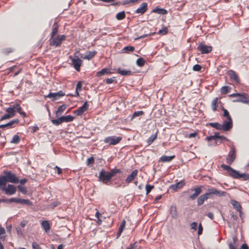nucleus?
I'll use <instances>...</instances> for the list:
<instances>
[{
	"instance_id": "3",
	"label": "nucleus",
	"mask_w": 249,
	"mask_h": 249,
	"mask_svg": "<svg viewBox=\"0 0 249 249\" xmlns=\"http://www.w3.org/2000/svg\"><path fill=\"white\" fill-rule=\"evenodd\" d=\"M0 189L1 190L4 191L5 194L11 196L15 194L17 191V188L14 185L8 184L6 186V184L0 185Z\"/></svg>"
},
{
	"instance_id": "17",
	"label": "nucleus",
	"mask_w": 249,
	"mask_h": 249,
	"mask_svg": "<svg viewBox=\"0 0 249 249\" xmlns=\"http://www.w3.org/2000/svg\"><path fill=\"white\" fill-rule=\"evenodd\" d=\"M147 9V3L146 2H142L140 5V7L138 8H137V9L135 11V13L142 15L146 12Z\"/></svg>"
},
{
	"instance_id": "23",
	"label": "nucleus",
	"mask_w": 249,
	"mask_h": 249,
	"mask_svg": "<svg viewBox=\"0 0 249 249\" xmlns=\"http://www.w3.org/2000/svg\"><path fill=\"white\" fill-rule=\"evenodd\" d=\"M58 25L56 22H54L53 25L52 31L51 33V37L53 38L57 33L58 31Z\"/></svg>"
},
{
	"instance_id": "54",
	"label": "nucleus",
	"mask_w": 249,
	"mask_h": 249,
	"mask_svg": "<svg viewBox=\"0 0 249 249\" xmlns=\"http://www.w3.org/2000/svg\"><path fill=\"white\" fill-rule=\"evenodd\" d=\"M168 29L167 27H164L162 29L159 30L158 34L161 35H165L168 33Z\"/></svg>"
},
{
	"instance_id": "36",
	"label": "nucleus",
	"mask_w": 249,
	"mask_h": 249,
	"mask_svg": "<svg viewBox=\"0 0 249 249\" xmlns=\"http://www.w3.org/2000/svg\"><path fill=\"white\" fill-rule=\"evenodd\" d=\"M218 98L216 97L214 98L212 101V108L213 111H215L217 110V108L218 107Z\"/></svg>"
},
{
	"instance_id": "24",
	"label": "nucleus",
	"mask_w": 249,
	"mask_h": 249,
	"mask_svg": "<svg viewBox=\"0 0 249 249\" xmlns=\"http://www.w3.org/2000/svg\"><path fill=\"white\" fill-rule=\"evenodd\" d=\"M228 74L231 79L235 81L236 82L238 81V76L235 71L232 70H230L228 71Z\"/></svg>"
},
{
	"instance_id": "47",
	"label": "nucleus",
	"mask_w": 249,
	"mask_h": 249,
	"mask_svg": "<svg viewBox=\"0 0 249 249\" xmlns=\"http://www.w3.org/2000/svg\"><path fill=\"white\" fill-rule=\"evenodd\" d=\"M82 88L81 83L80 81L78 82L76 85L75 94L71 95V96H77L79 95V93L78 92V90H81Z\"/></svg>"
},
{
	"instance_id": "30",
	"label": "nucleus",
	"mask_w": 249,
	"mask_h": 249,
	"mask_svg": "<svg viewBox=\"0 0 249 249\" xmlns=\"http://www.w3.org/2000/svg\"><path fill=\"white\" fill-rule=\"evenodd\" d=\"M17 203H19L21 204H24L27 205L28 206H31L32 205V202L30 201L29 199H25L19 198H17Z\"/></svg>"
},
{
	"instance_id": "22",
	"label": "nucleus",
	"mask_w": 249,
	"mask_h": 249,
	"mask_svg": "<svg viewBox=\"0 0 249 249\" xmlns=\"http://www.w3.org/2000/svg\"><path fill=\"white\" fill-rule=\"evenodd\" d=\"M174 155L171 156H162L160 158V161L162 162H170L175 158Z\"/></svg>"
},
{
	"instance_id": "8",
	"label": "nucleus",
	"mask_w": 249,
	"mask_h": 249,
	"mask_svg": "<svg viewBox=\"0 0 249 249\" xmlns=\"http://www.w3.org/2000/svg\"><path fill=\"white\" fill-rule=\"evenodd\" d=\"M202 186H199L198 187L191 188L188 191L189 193H193L190 196L189 198L191 200H194L196 197L201 193Z\"/></svg>"
},
{
	"instance_id": "9",
	"label": "nucleus",
	"mask_w": 249,
	"mask_h": 249,
	"mask_svg": "<svg viewBox=\"0 0 249 249\" xmlns=\"http://www.w3.org/2000/svg\"><path fill=\"white\" fill-rule=\"evenodd\" d=\"M236 158V150L234 146H232L226 159V162L229 164H231Z\"/></svg>"
},
{
	"instance_id": "39",
	"label": "nucleus",
	"mask_w": 249,
	"mask_h": 249,
	"mask_svg": "<svg viewBox=\"0 0 249 249\" xmlns=\"http://www.w3.org/2000/svg\"><path fill=\"white\" fill-rule=\"evenodd\" d=\"M125 17V13L124 12V11H122V12H119L117 14L116 16V18H117V20H122L123 19H124Z\"/></svg>"
},
{
	"instance_id": "31",
	"label": "nucleus",
	"mask_w": 249,
	"mask_h": 249,
	"mask_svg": "<svg viewBox=\"0 0 249 249\" xmlns=\"http://www.w3.org/2000/svg\"><path fill=\"white\" fill-rule=\"evenodd\" d=\"M185 185V183L183 181H180L176 184H173L171 186V188L173 190H176L177 189L181 188Z\"/></svg>"
},
{
	"instance_id": "37",
	"label": "nucleus",
	"mask_w": 249,
	"mask_h": 249,
	"mask_svg": "<svg viewBox=\"0 0 249 249\" xmlns=\"http://www.w3.org/2000/svg\"><path fill=\"white\" fill-rule=\"evenodd\" d=\"M135 50V48L131 46H127L124 48L123 51L124 53H129L133 52Z\"/></svg>"
},
{
	"instance_id": "35",
	"label": "nucleus",
	"mask_w": 249,
	"mask_h": 249,
	"mask_svg": "<svg viewBox=\"0 0 249 249\" xmlns=\"http://www.w3.org/2000/svg\"><path fill=\"white\" fill-rule=\"evenodd\" d=\"M106 73H111V72L108 69L104 68L102 69L100 71H98L97 72L96 75L97 76L100 77Z\"/></svg>"
},
{
	"instance_id": "59",
	"label": "nucleus",
	"mask_w": 249,
	"mask_h": 249,
	"mask_svg": "<svg viewBox=\"0 0 249 249\" xmlns=\"http://www.w3.org/2000/svg\"><path fill=\"white\" fill-rule=\"evenodd\" d=\"M240 178H242L244 180L249 179V174H241Z\"/></svg>"
},
{
	"instance_id": "53",
	"label": "nucleus",
	"mask_w": 249,
	"mask_h": 249,
	"mask_svg": "<svg viewBox=\"0 0 249 249\" xmlns=\"http://www.w3.org/2000/svg\"><path fill=\"white\" fill-rule=\"evenodd\" d=\"M154 187L153 185H151L148 184H146L145 186L146 194H148L151 192V191L154 188Z\"/></svg>"
},
{
	"instance_id": "45",
	"label": "nucleus",
	"mask_w": 249,
	"mask_h": 249,
	"mask_svg": "<svg viewBox=\"0 0 249 249\" xmlns=\"http://www.w3.org/2000/svg\"><path fill=\"white\" fill-rule=\"evenodd\" d=\"M157 137V134L151 135L147 140V143L148 145H150Z\"/></svg>"
},
{
	"instance_id": "20",
	"label": "nucleus",
	"mask_w": 249,
	"mask_h": 249,
	"mask_svg": "<svg viewBox=\"0 0 249 249\" xmlns=\"http://www.w3.org/2000/svg\"><path fill=\"white\" fill-rule=\"evenodd\" d=\"M231 204L233 206L234 209L236 210L237 212L241 214L242 213V207L240 203L234 200H231Z\"/></svg>"
},
{
	"instance_id": "13",
	"label": "nucleus",
	"mask_w": 249,
	"mask_h": 249,
	"mask_svg": "<svg viewBox=\"0 0 249 249\" xmlns=\"http://www.w3.org/2000/svg\"><path fill=\"white\" fill-rule=\"evenodd\" d=\"M64 95L65 93L62 91L60 90L57 92H50L45 97H48L53 101L58 99L59 97L63 96Z\"/></svg>"
},
{
	"instance_id": "42",
	"label": "nucleus",
	"mask_w": 249,
	"mask_h": 249,
	"mask_svg": "<svg viewBox=\"0 0 249 249\" xmlns=\"http://www.w3.org/2000/svg\"><path fill=\"white\" fill-rule=\"evenodd\" d=\"M109 173H110V175L111 178H112L116 174H121V173H122V171L119 169L114 168V169H111L110 170V171L109 172Z\"/></svg>"
},
{
	"instance_id": "1",
	"label": "nucleus",
	"mask_w": 249,
	"mask_h": 249,
	"mask_svg": "<svg viewBox=\"0 0 249 249\" xmlns=\"http://www.w3.org/2000/svg\"><path fill=\"white\" fill-rule=\"evenodd\" d=\"M3 173V175L0 176V185L6 184L7 182L13 183L19 182L18 178L11 172L4 171Z\"/></svg>"
},
{
	"instance_id": "52",
	"label": "nucleus",
	"mask_w": 249,
	"mask_h": 249,
	"mask_svg": "<svg viewBox=\"0 0 249 249\" xmlns=\"http://www.w3.org/2000/svg\"><path fill=\"white\" fill-rule=\"evenodd\" d=\"M12 107H13V108L14 109V110H15V113H16V112H18V113H19L21 111V108L19 105H18V104L13 105H12Z\"/></svg>"
},
{
	"instance_id": "25",
	"label": "nucleus",
	"mask_w": 249,
	"mask_h": 249,
	"mask_svg": "<svg viewBox=\"0 0 249 249\" xmlns=\"http://www.w3.org/2000/svg\"><path fill=\"white\" fill-rule=\"evenodd\" d=\"M67 106L66 105L64 104L60 106L56 112V116H59L63 113L65 110L66 109Z\"/></svg>"
},
{
	"instance_id": "57",
	"label": "nucleus",
	"mask_w": 249,
	"mask_h": 249,
	"mask_svg": "<svg viewBox=\"0 0 249 249\" xmlns=\"http://www.w3.org/2000/svg\"><path fill=\"white\" fill-rule=\"evenodd\" d=\"M201 68L202 67L200 65L196 64L193 66V70L194 71H199L201 70Z\"/></svg>"
},
{
	"instance_id": "27",
	"label": "nucleus",
	"mask_w": 249,
	"mask_h": 249,
	"mask_svg": "<svg viewBox=\"0 0 249 249\" xmlns=\"http://www.w3.org/2000/svg\"><path fill=\"white\" fill-rule=\"evenodd\" d=\"M170 213L173 218L175 219L177 217L178 214L176 206L172 205L170 207Z\"/></svg>"
},
{
	"instance_id": "12",
	"label": "nucleus",
	"mask_w": 249,
	"mask_h": 249,
	"mask_svg": "<svg viewBox=\"0 0 249 249\" xmlns=\"http://www.w3.org/2000/svg\"><path fill=\"white\" fill-rule=\"evenodd\" d=\"M89 105L87 101L84 102L82 106L79 107L77 109L73 111V113L78 116L82 115L84 112L88 110Z\"/></svg>"
},
{
	"instance_id": "60",
	"label": "nucleus",
	"mask_w": 249,
	"mask_h": 249,
	"mask_svg": "<svg viewBox=\"0 0 249 249\" xmlns=\"http://www.w3.org/2000/svg\"><path fill=\"white\" fill-rule=\"evenodd\" d=\"M223 110L224 111V113H223L224 116L226 117L227 118V119H229V118H231V117L230 116V115L229 114L228 111L226 109H225L223 108Z\"/></svg>"
},
{
	"instance_id": "63",
	"label": "nucleus",
	"mask_w": 249,
	"mask_h": 249,
	"mask_svg": "<svg viewBox=\"0 0 249 249\" xmlns=\"http://www.w3.org/2000/svg\"><path fill=\"white\" fill-rule=\"evenodd\" d=\"M203 227L201 223H199L198 228V234L201 235L202 233Z\"/></svg>"
},
{
	"instance_id": "50",
	"label": "nucleus",
	"mask_w": 249,
	"mask_h": 249,
	"mask_svg": "<svg viewBox=\"0 0 249 249\" xmlns=\"http://www.w3.org/2000/svg\"><path fill=\"white\" fill-rule=\"evenodd\" d=\"M217 141H218V144L222 143L224 141H228V139L226 137H225V136H224L223 135H221V136L220 135L217 138Z\"/></svg>"
},
{
	"instance_id": "4",
	"label": "nucleus",
	"mask_w": 249,
	"mask_h": 249,
	"mask_svg": "<svg viewBox=\"0 0 249 249\" xmlns=\"http://www.w3.org/2000/svg\"><path fill=\"white\" fill-rule=\"evenodd\" d=\"M66 36L64 35H58L56 37H51L50 39V45L55 47L60 46L61 45L62 41L66 39Z\"/></svg>"
},
{
	"instance_id": "58",
	"label": "nucleus",
	"mask_w": 249,
	"mask_h": 249,
	"mask_svg": "<svg viewBox=\"0 0 249 249\" xmlns=\"http://www.w3.org/2000/svg\"><path fill=\"white\" fill-rule=\"evenodd\" d=\"M94 159L93 157H91L90 158H88L87 159V164L88 165H90V164L92 165L94 163Z\"/></svg>"
},
{
	"instance_id": "7",
	"label": "nucleus",
	"mask_w": 249,
	"mask_h": 249,
	"mask_svg": "<svg viewBox=\"0 0 249 249\" xmlns=\"http://www.w3.org/2000/svg\"><path fill=\"white\" fill-rule=\"evenodd\" d=\"M122 139L121 137H117L116 136H111L105 138L104 141L105 143L110 145H115L118 143Z\"/></svg>"
},
{
	"instance_id": "6",
	"label": "nucleus",
	"mask_w": 249,
	"mask_h": 249,
	"mask_svg": "<svg viewBox=\"0 0 249 249\" xmlns=\"http://www.w3.org/2000/svg\"><path fill=\"white\" fill-rule=\"evenodd\" d=\"M221 167L224 170L228 171H230L231 173L229 174V176L234 178H240V174L239 172L235 169H233L229 165L222 164Z\"/></svg>"
},
{
	"instance_id": "33",
	"label": "nucleus",
	"mask_w": 249,
	"mask_h": 249,
	"mask_svg": "<svg viewBox=\"0 0 249 249\" xmlns=\"http://www.w3.org/2000/svg\"><path fill=\"white\" fill-rule=\"evenodd\" d=\"M97 53V52L96 51H93L92 52H89L88 54L85 55L83 57L85 59L90 60L92 57H93Z\"/></svg>"
},
{
	"instance_id": "64",
	"label": "nucleus",
	"mask_w": 249,
	"mask_h": 249,
	"mask_svg": "<svg viewBox=\"0 0 249 249\" xmlns=\"http://www.w3.org/2000/svg\"><path fill=\"white\" fill-rule=\"evenodd\" d=\"M32 247L33 249H41L39 245L36 242H33L32 244Z\"/></svg>"
},
{
	"instance_id": "43",
	"label": "nucleus",
	"mask_w": 249,
	"mask_h": 249,
	"mask_svg": "<svg viewBox=\"0 0 249 249\" xmlns=\"http://www.w3.org/2000/svg\"><path fill=\"white\" fill-rule=\"evenodd\" d=\"M145 60L142 57L139 58L136 61V64L139 67L143 66L145 64Z\"/></svg>"
},
{
	"instance_id": "56",
	"label": "nucleus",
	"mask_w": 249,
	"mask_h": 249,
	"mask_svg": "<svg viewBox=\"0 0 249 249\" xmlns=\"http://www.w3.org/2000/svg\"><path fill=\"white\" fill-rule=\"evenodd\" d=\"M143 114V112L142 111H135L132 116V118H134L135 117H138V116H139L140 115H142Z\"/></svg>"
},
{
	"instance_id": "29",
	"label": "nucleus",
	"mask_w": 249,
	"mask_h": 249,
	"mask_svg": "<svg viewBox=\"0 0 249 249\" xmlns=\"http://www.w3.org/2000/svg\"><path fill=\"white\" fill-rule=\"evenodd\" d=\"M61 118L62 123H63V122H66V123L71 122H72L74 119V117L70 115H68L67 116H61Z\"/></svg>"
},
{
	"instance_id": "51",
	"label": "nucleus",
	"mask_w": 249,
	"mask_h": 249,
	"mask_svg": "<svg viewBox=\"0 0 249 249\" xmlns=\"http://www.w3.org/2000/svg\"><path fill=\"white\" fill-rule=\"evenodd\" d=\"M18 190L23 194H26L27 193V190L24 186L21 185H18L17 187Z\"/></svg>"
},
{
	"instance_id": "62",
	"label": "nucleus",
	"mask_w": 249,
	"mask_h": 249,
	"mask_svg": "<svg viewBox=\"0 0 249 249\" xmlns=\"http://www.w3.org/2000/svg\"><path fill=\"white\" fill-rule=\"evenodd\" d=\"M191 228L192 229L196 231L197 228V223L196 222H192L191 224Z\"/></svg>"
},
{
	"instance_id": "32",
	"label": "nucleus",
	"mask_w": 249,
	"mask_h": 249,
	"mask_svg": "<svg viewBox=\"0 0 249 249\" xmlns=\"http://www.w3.org/2000/svg\"><path fill=\"white\" fill-rule=\"evenodd\" d=\"M41 226L45 231L46 232H48L50 231V226L48 221L44 220L41 223Z\"/></svg>"
},
{
	"instance_id": "18",
	"label": "nucleus",
	"mask_w": 249,
	"mask_h": 249,
	"mask_svg": "<svg viewBox=\"0 0 249 249\" xmlns=\"http://www.w3.org/2000/svg\"><path fill=\"white\" fill-rule=\"evenodd\" d=\"M211 196H209L207 192H206L205 194L202 195L198 197L197 199V205L198 206L202 205L204 201L207 200Z\"/></svg>"
},
{
	"instance_id": "41",
	"label": "nucleus",
	"mask_w": 249,
	"mask_h": 249,
	"mask_svg": "<svg viewBox=\"0 0 249 249\" xmlns=\"http://www.w3.org/2000/svg\"><path fill=\"white\" fill-rule=\"evenodd\" d=\"M209 124L211 126L214 127L218 130H222V125L218 123H211Z\"/></svg>"
},
{
	"instance_id": "28",
	"label": "nucleus",
	"mask_w": 249,
	"mask_h": 249,
	"mask_svg": "<svg viewBox=\"0 0 249 249\" xmlns=\"http://www.w3.org/2000/svg\"><path fill=\"white\" fill-rule=\"evenodd\" d=\"M117 72L119 74L122 75H129L132 73L130 70L121 69V68H118L117 69Z\"/></svg>"
},
{
	"instance_id": "48",
	"label": "nucleus",
	"mask_w": 249,
	"mask_h": 249,
	"mask_svg": "<svg viewBox=\"0 0 249 249\" xmlns=\"http://www.w3.org/2000/svg\"><path fill=\"white\" fill-rule=\"evenodd\" d=\"M5 233V230L4 228L1 227H0V238L3 240H5V236L4 235Z\"/></svg>"
},
{
	"instance_id": "11",
	"label": "nucleus",
	"mask_w": 249,
	"mask_h": 249,
	"mask_svg": "<svg viewBox=\"0 0 249 249\" xmlns=\"http://www.w3.org/2000/svg\"><path fill=\"white\" fill-rule=\"evenodd\" d=\"M197 50L201 52V53H208L212 50V47L211 46L206 45L204 44L200 43L197 47Z\"/></svg>"
},
{
	"instance_id": "40",
	"label": "nucleus",
	"mask_w": 249,
	"mask_h": 249,
	"mask_svg": "<svg viewBox=\"0 0 249 249\" xmlns=\"http://www.w3.org/2000/svg\"><path fill=\"white\" fill-rule=\"evenodd\" d=\"M20 141L19 136L18 135H15L11 141L10 142L14 144H18Z\"/></svg>"
},
{
	"instance_id": "2",
	"label": "nucleus",
	"mask_w": 249,
	"mask_h": 249,
	"mask_svg": "<svg viewBox=\"0 0 249 249\" xmlns=\"http://www.w3.org/2000/svg\"><path fill=\"white\" fill-rule=\"evenodd\" d=\"M111 177L110 173L108 171H105L104 169H102L99 172L98 176V180L100 181L103 182L105 184H107L111 179Z\"/></svg>"
},
{
	"instance_id": "14",
	"label": "nucleus",
	"mask_w": 249,
	"mask_h": 249,
	"mask_svg": "<svg viewBox=\"0 0 249 249\" xmlns=\"http://www.w3.org/2000/svg\"><path fill=\"white\" fill-rule=\"evenodd\" d=\"M233 102H241L249 104V96L245 93H241L240 97L233 100Z\"/></svg>"
},
{
	"instance_id": "46",
	"label": "nucleus",
	"mask_w": 249,
	"mask_h": 249,
	"mask_svg": "<svg viewBox=\"0 0 249 249\" xmlns=\"http://www.w3.org/2000/svg\"><path fill=\"white\" fill-rule=\"evenodd\" d=\"M17 198H12L10 199L3 198L1 199V201L2 202H4L6 203H10L12 202L17 203Z\"/></svg>"
},
{
	"instance_id": "21",
	"label": "nucleus",
	"mask_w": 249,
	"mask_h": 249,
	"mask_svg": "<svg viewBox=\"0 0 249 249\" xmlns=\"http://www.w3.org/2000/svg\"><path fill=\"white\" fill-rule=\"evenodd\" d=\"M220 136V133L219 132H215L213 135L209 136L206 137V139L208 141H210L211 140H214L215 141V144H218V141H217V138Z\"/></svg>"
},
{
	"instance_id": "26",
	"label": "nucleus",
	"mask_w": 249,
	"mask_h": 249,
	"mask_svg": "<svg viewBox=\"0 0 249 249\" xmlns=\"http://www.w3.org/2000/svg\"><path fill=\"white\" fill-rule=\"evenodd\" d=\"M153 13H157L158 14L165 15L167 13L166 10L163 8H160L158 7L155 8L152 11Z\"/></svg>"
},
{
	"instance_id": "44",
	"label": "nucleus",
	"mask_w": 249,
	"mask_h": 249,
	"mask_svg": "<svg viewBox=\"0 0 249 249\" xmlns=\"http://www.w3.org/2000/svg\"><path fill=\"white\" fill-rule=\"evenodd\" d=\"M231 88L229 86H224L221 88L220 92L221 94H226L230 92Z\"/></svg>"
},
{
	"instance_id": "38",
	"label": "nucleus",
	"mask_w": 249,
	"mask_h": 249,
	"mask_svg": "<svg viewBox=\"0 0 249 249\" xmlns=\"http://www.w3.org/2000/svg\"><path fill=\"white\" fill-rule=\"evenodd\" d=\"M125 221L124 220H123L121 222V225L120 226V227L119 228V230H118V231L117 232V237L121 235V234L122 232L123 231L124 228L125 226Z\"/></svg>"
},
{
	"instance_id": "19",
	"label": "nucleus",
	"mask_w": 249,
	"mask_h": 249,
	"mask_svg": "<svg viewBox=\"0 0 249 249\" xmlns=\"http://www.w3.org/2000/svg\"><path fill=\"white\" fill-rule=\"evenodd\" d=\"M137 174H138V170H137L136 169V170H133L132 172V173H131V174L128 175L127 177V178L125 179V182L127 183H129L131 182H132V181L133 180H134V178H135V177L137 176Z\"/></svg>"
},
{
	"instance_id": "61",
	"label": "nucleus",
	"mask_w": 249,
	"mask_h": 249,
	"mask_svg": "<svg viewBox=\"0 0 249 249\" xmlns=\"http://www.w3.org/2000/svg\"><path fill=\"white\" fill-rule=\"evenodd\" d=\"M10 118H11L10 115H9V114H8L7 113H6L0 118V121H2L3 120L8 119Z\"/></svg>"
},
{
	"instance_id": "55",
	"label": "nucleus",
	"mask_w": 249,
	"mask_h": 249,
	"mask_svg": "<svg viewBox=\"0 0 249 249\" xmlns=\"http://www.w3.org/2000/svg\"><path fill=\"white\" fill-rule=\"evenodd\" d=\"M115 81L116 83V78L115 77H113L111 78H107L106 80V83L107 84H110L111 83H113Z\"/></svg>"
},
{
	"instance_id": "10",
	"label": "nucleus",
	"mask_w": 249,
	"mask_h": 249,
	"mask_svg": "<svg viewBox=\"0 0 249 249\" xmlns=\"http://www.w3.org/2000/svg\"><path fill=\"white\" fill-rule=\"evenodd\" d=\"M207 193L210 196L212 195H214L218 196H226L227 193L226 192L219 191L214 188H209L207 190Z\"/></svg>"
},
{
	"instance_id": "49",
	"label": "nucleus",
	"mask_w": 249,
	"mask_h": 249,
	"mask_svg": "<svg viewBox=\"0 0 249 249\" xmlns=\"http://www.w3.org/2000/svg\"><path fill=\"white\" fill-rule=\"evenodd\" d=\"M52 123L55 125H58L61 123H62V121L61 118V117L57 119H54L52 120Z\"/></svg>"
},
{
	"instance_id": "16",
	"label": "nucleus",
	"mask_w": 249,
	"mask_h": 249,
	"mask_svg": "<svg viewBox=\"0 0 249 249\" xmlns=\"http://www.w3.org/2000/svg\"><path fill=\"white\" fill-rule=\"evenodd\" d=\"M19 123V120L18 119H15L13 120L9 123L4 124H1L0 125V128H13L16 125H17Z\"/></svg>"
},
{
	"instance_id": "15",
	"label": "nucleus",
	"mask_w": 249,
	"mask_h": 249,
	"mask_svg": "<svg viewBox=\"0 0 249 249\" xmlns=\"http://www.w3.org/2000/svg\"><path fill=\"white\" fill-rule=\"evenodd\" d=\"M227 121H224L222 124V130L225 131L230 130L232 127V121L231 118L227 119Z\"/></svg>"
},
{
	"instance_id": "5",
	"label": "nucleus",
	"mask_w": 249,
	"mask_h": 249,
	"mask_svg": "<svg viewBox=\"0 0 249 249\" xmlns=\"http://www.w3.org/2000/svg\"><path fill=\"white\" fill-rule=\"evenodd\" d=\"M69 59L71 60L72 65L74 68L77 71H80V67L82 64V60L76 55V53L73 54V56L70 55Z\"/></svg>"
},
{
	"instance_id": "34",
	"label": "nucleus",
	"mask_w": 249,
	"mask_h": 249,
	"mask_svg": "<svg viewBox=\"0 0 249 249\" xmlns=\"http://www.w3.org/2000/svg\"><path fill=\"white\" fill-rule=\"evenodd\" d=\"M5 110L7 112V114L10 115L11 118L13 117L16 114L15 110H14L12 106H11L10 107L6 108Z\"/></svg>"
}]
</instances>
